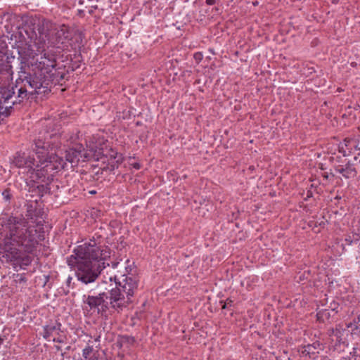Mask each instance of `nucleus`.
Returning a JSON list of instances; mask_svg holds the SVG:
<instances>
[{"label": "nucleus", "instance_id": "f257e3e1", "mask_svg": "<svg viewBox=\"0 0 360 360\" xmlns=\"http://www.w3.org/2000/svg\"><path fill=\"white\" fill-rule=\"evenodd\" d=\"M101 236L95 234L88 243L77 246L67 258L69 266L73 268L77 280L85 285L94 283L102 271L109 266L105 261L110 257V250L101 249Z\"/></svg>", "mask_w": 360, "mask_h": 360}, {"label": "nucleus", "instance_id": "f03ea898", "mask_svg": "<svg viewBox=\"0 0 360 360\" xmlns=\"http://www.w3.org/2000/svg\"><path fill=\"white\" fill-rule=\"evenodd\" d=\"M16 44L32 46L34 42L38 49L46 42L51 46L60 48V45L72 39L70 27L65 24L57 25L49 20L27 19L11 36Z\"/></svg>", "mask_w": 360, "mask_h": 360}, {"label": "nucleus", "instance_id": "7ed1b4c3", "mask_svg": "<svg viewBox=\"0 0 360 360\" xmlns=\"http://www.w3.org/2000/svg\"><path fill=\"white\" fill-rule=\"evenodd\" d=\"M32 150L37 155L38 163L36 172L32 176L34 183H32L31 191L46 193L49 192L48 183H52L55 174L67 167L68 163L56 154L50 140L41 136L34 140Z\"/></svg>", "mask_w": 360, "mask_h": 360}, {"label": "nucleus", "instance_id": "20e7f679", "mask_svg": "<svg viewBox=\"0 0 360 360\" xmlns=\"http://www.w3.org/2000/svg\"><path fill=\"white\" fill-rule=\"evenodd\" d=\"M19 53L18 77L15 84L6 85V87L13 89L12 97L17 105L21 104L34 94L49 93L53 84L51 76L39 73L30 64L26 56H22L20 52Z\"/></svg>", "mask_w": 360, "mask_h": 360}, {"label": "nucleus", "instance_id": "39448f33", "mask_svg": "<svg viewBox=\"0 0 360 360\" xmlns=\"http://www.w3.org/2000/svg\"><path fill=\"white\" fill-rule=\"evenodd\" d=\"M9 236L6 243L13 246V249L34 253L40 240H44L43 224L41 221L36 226H28L25 221L15 217L8 219Z\"/></svg>", "mask_w": 360, "mask_h": 360}, {"label": "nucleus", "instance_id": "423d86ee", "mask_svg": "<svg viewBox=\"0 0 360 360\" xmlns=\"http://www.w3.org/2000/svg\"><path fill=\"white\" fill-rule=\"evenodd\" d=\"M88 295L83 296V303L89 311L106 316L110 309L120 312L122 298L118 290L109 288L108 283L104 281L97 282L91 288Z\"/></svg>", "mask_w": 360, "mask_h": 360}, {"label": "nucleus", "instance_id": "0eeeda50", "mask_svg": "<svg viewBox=\"0 0 360 360\" xmlns=\"http://www.w3.org/2000/svg\"><path fill=\"white\" fill-rule=\"evenodd\" d=\"M27 46L28 51H34L33 48H37V51L40 52L42 55L41 56L39 59H37L34 63H30V64L36 70L39 72L41 75H47L51 77V83L56 80V82H59L60 80L63 79L64 75L60 72H58L57 77H59V79L56 78V70H55L56 65V59L54 54L51 52L45 50L44 45L43 48L38 49L37 44L34 42H32V46Z\"/></svg>", "mask_w": 360, "mask_h": 360}, {"label": "nucleus", "instance_id": "6e6552de", "mask_svg": "<svg viewBox=\"0 0 360 360\" xmlns=\"http://www.w3.org/2000/svg\"><path fill=\"white\" fill-rule=\"evenodd\" d=\"M105 155L103 153L102 148L90 150L89 152L84 148L82 144H76L65 151V160L64 162L68 163L67 167L63 169H73L77 167L80 162H84L94 158L99 160Z\"/></svg>", "mask_w": 360, "mask_h": 360}, {"label": "nucleus", "instance_id": "1a4fd4ad", "mask_svg": "<svg viewBox=\"0 0 360 360\" xmlns=\"http://www.w3.org/2000/svg\"><path fill=\"white\" fill-rule=\"evenodd\" d=\"M122 281H117L116 277L114 278V283L112 282V278H110V283H108L109 288L118 290L122 298L120 310L127 307L128 304L132 303V297L138 291L139 280L134 276H124Z\"/></svg>", "mask_w": 360, "mask_h": 360}, {"label": "nucleus", "instance_id": "9d476101", "mask_svg": "<svg viewBox=\"0 0 360 360\" xmlns=\"http://www.w3.org/2000/svg\"><path fill=\"white\" fill-rule=\"evenodd\" d=\"M32 183H34V181H32V179L26 182V187L27 190V193L25 195V199L26 201L27 202V204L25 205V206L27 207L26 216L31 219H37L39 217L41 218L43 214V210L41 204L39 203V201H41L42 198L46 195L51 194V183H48L47 187L49 188V192L42 194L38 193H35L31 191Z\"/></svg>", "mask_w": 360, "mask_h": 360}, {"label": "nucleus", "instance_id": "9b49d317", "mask_svg": "<svg viewBox=\"0 0 360 360\" xmlns=\"http://www.w3.org/2000/svg\"><path fill=\"white\" fill-rule=\"evenodd\" d=\"M13 94L12 88L6 87V85L0 86V119L8 117L13 106L17 105L14 103Z\"/></svg>", "mask_w": 360, "mask_h": 360}, {"label": "nucleus", "instance_id": "f8f14e48", "mask_svg": "<svg viewBox=\"0 0 360 360\" xmlns=\"http://www.w3.org/2000/svg\"><path fill=\"white\" fill-rule=\"evenodd\" d=\"M34 158L25 154V153L18 152L15 153L12 163L18 168L25 169L27 173L30 174V180L34 172H36L37 165H35Z\"/></svg>", "mask_w": 360, "mask_h": 360}, {"label": "nucleus", "instance_id": "ddd939ff", "mask_svg": "<svg viewBox=\"0 0 360 360\" xmlns=\"http://www.w3.org/2000/svg\"><path fill=\"white\" fill-rule=\"evenodd\" d=\"M334 168L336 172L341 174L345 179L354 178L357 175V171L350 161H348L345 167L336 165Z\"/></svg>", "mask_w": 360, "mask_h": 360}, {"label": "nucleus", "instance_id": "4468645a", "mask_svg": "<svg viewBox=\"0 0 360 360\" xmlns=\"http://www.w3.org/2000/svg\"><path fill=\"white\" fill-rule=\"evenodd\" d=\"M62 324L56 321L54 323H51L43 327V338L46 340H49L53 334L59 335L62 332Z\"/></svg>", "mask_w": 360, "mask_h": 360}, {"label": "nucleus", "instance_id": "2eb2a0df", "mask_svg": "<svg viewBox=\"0 0 360 360\" xmlns=\"http://www.w3.org/2000/svg\"><path fill=\"white\" fill-rule=\"evenodd\" d=\"M322 349V345L319 341H315L312 344H308L307 345L304 346L302 354L315 359L316 355L319 353V351Z\"/></svg>", "mask_w": 360, "mask_h": 360}, {"label": "nucleus", "instance_id": "dca6fc26", "mask_svg": "<svg viewBox=\"0 0 360 360\" xmlns=\"http://www.w3.org/2000/svg\"><path fill=\"white\" fill-rule=\"evenodd\" d=\"M13 71L11 61L0 63V77L1 81H10L13 79Z\"/></svg>", "mask_w": 360, "mask_h": 360}, {"label": "nucleus", "instance_id": "f3484780", "mask_svg": "<svg viewBox=\"0 0 360 360\" xmlns=\"http://www.w3.org/2000/svg\"><path fill=\"white\" fill-rule=\"evenodd\" d=\"M334 314L330 313L328 309H316V320L320 323H324L334 316Z\"/></svg>", "mask_w": 360, "mask_h": 360}, {"label": "nucleus", "instance_id": "a211bd4d", "mask_svg": "<svg viewBox=\"0 0 360 360\" xmlns=\"http://www.w3.org/2000/svg\"><path fill=\"white\" fill-rule=\"evenodd\" d=\"M1 195L3 200L6 202H10V200H11L12 196H13L11 189H9V188H6V189L4 190L1 192Z\"/></svg>", "mask_w": 360, "mask_h": 360}, {"label": "nucleus", "instance_id": "6ab92c4d", "mask_svg": "<svg viewBox=\"0 0 360 360\" xmlns=\"http://www.w3.org/2000/svg\"><path fill=\"white\" fill-rule=\"evenodd\" d=\"M93 353V347L87 346L82 350V356L87 360Z\"/></svg>", "mask_w": 360, "mask_h": 360}, {"label": "nucleus", "instance_id": "aec40b11", "mask_svg": "<svg viewBox=\"0 0 360 360\" xmlns=\"http://www.w3.org/2000/svg\"><path fill=\"white\" fill-rule=\"evenodd\" d=\"M87 360H108L101 356L98 351L94 352Z\"/></svg>", "mask_w": 360, "mask_h": 360}, {"label": "nucleus", "instance_id": "412c9836", "mask_svg": "<svg viewBox=\"0 0 360 360\" xmlns=\"http://www.w3.org/2000/svg\"><path fill=\"white\" fill-rule=\"evenodd\" d=\"M338 307L339 303L333 301L331 303H330L328 309L330 310L334 314H336L338 312Z\"/></svg>", "mask_w": 360, "mask_h": 360}, {"label": "nucleus", "instance_id": "4be33fe9", "mask_svg": "<svg viewBox=\"0 0 360 360\" xmlns=\"http://www.w3.org/2000/svg\"><path fill=\"white\" fill-rule=\"evenodd\" d=\"M6 61H10L8 51H0V63H5Z\"/></svg>", "mask_w": 360, "mask_h": 360}, {"label": "nucleus", "instance_id": "5701e85b", "mask_svg": "<svg viewBox=\"0 0 360 360\" xmlns=\"http://www.w3.org/2000/svg\"><path fill=\"white\" fill-rule=\"evenodd\" d=\"M222 309H229L232 306L233 301L230 299H227L226 301H220Z\"/></svg>", "mask_w": 360, "mask_h": 360}, {"label": "nucleus", "instance_id": "b1692460", "mask_svg": "<svg viewBox=\"0 0 360 360\" xmlns=\"http://www.w3.org/2000/svg\"><path fill=\"white\" fill-rule=\"evenodd\" d=\"M345 147V146H344L343 144L342 143H340L338 146V151H339V153H342L344 157H346V156L349 155V153H351V149H349V153H347Z\"/></svg>", "mask_w": 360, "mask_h": 360}, {"label": "nucleus", "instance_id": "393cba45", "mask_svg": "<svg viewBox=\"0 0 360 360\" xmlns=\"http://www.w3.org/2000/svg\"><path fill=\"white\" fill-rule=\"evenodd\" d=\"M0 51H8V45L2 39H0Z\"/></svg>", "mask_w": 360, "mask_h": 360}, {"label": "nucleus", "instance_id": "a878e982", "mask_svg": "<svg viewBox=\"0 0 360 360\" xmlns=\"http://www.w3.org/2000/svg\"><path fill=\"white\" fill-rule=\"evenodd\" d=\"M110 157L113 158L114 159H117L116 162L117 164H119L122 162V158L121 155L118 156L117 153H115L114 154L110 155Z\"/></svg>", "mask_w": 360, "mask_h": 360}, {"label": "nucleus", "instance_id": "bb28decb", "mask_svg": "<svg viewBox=\"0 0 360 360\" xmlns=\"http://www.w3.org/2000/svg\"><path fill=\"white\" fill-rule=\"evenodd\" d=\"M58 335V337L56 338H53V341L55 342H58V343L64 342V337H62L61 335H60V334Z\"/></svg>", "mask_w": 360, "mask_h": 360}, {"label": "nucleus", "instance_id": "cd10ccee", "mask_svg": "<svg viewBox=\"0 0 360 360\" xmlns=\"http://www.w3.org/2000/svg\"><path fill=\"white\" fill-rule=\"evenodd\" d=\"M351 141H352V139H350V138H345V139L343 140L344 146H345V147H348L349 143L351 142Z\"/></svg>", "mask_w": 360, "mask_h": 360}, {"label": "nucleus", "instance_id": "c85d7f7f", "mask_svg": "<svg viewBox=\"0 0 360 360\" xmlns=\"http://www.w3.org/2000/svg\"><path fill=\"white\" fill-rule=\"evenodd\" d=\"M72 280V278L71 276H68V278H67L66 285L68 288H70L71 285Z\"/></svg>", "mask_w": 360, "mask_h": 360}, {"label": "nucleus", "instance_id": "c756f323", "mask_svg": "<svg viewBox=\"0 0 360 360\" xmlns=\"http://www.w3.org/2000/svg\"><path fill=\"white\" fill-rule=\"evenodd\" d=\"M206 4L209 6L214 5L216 4L217 0H206Z\"/></svg>", "mask_w": 360, "mask_h": 360}, {"label": "nucleus", "instance_id": "7c9ffc66", "mask_svg": "<svg viewBox=\"0 0 360 360\" xmlns=\"http://www.w3.org/2000/svg\"><path fill=\"white\" fill-rule=\"evenodd\" d=\"M355 142H356V145H355V148L356 150H360V141L359 139H356L355 140Z\"/></svg>", "mask_w": 360, "mask_h": 360}, {"label": "nucleus", "instance_id": "2f4dec72", "mask_svg": "<svg viewBox=\"0 0 360 360\" xmlns=\"http://www.w3.org/2000/svg\"><path fill=\"white\" fill-rule=\"evenodd\" d=\"M329 176H330V175H329L327 172H325V173H323V174H322V176H323L324 179H328Z\"/></svg>", "mask_w": 360, "mask_h": 360}, {"label": "nucleus", "instance_id": "473e14b6", "mask_svg": "<svg viewBox=\"0 0 360 360\" xmlns=\"http://www.w3.org/2000/svg\"><path fill=\"white\" fill-rule=\"evenodd\" d=\"M6 339V336H1L0 335V346L4 343V340Z\"/></svg>", "mask_w": 360, "mask_h": 360}, {"label": "nucleus", "instance_id": "72a5a7b5", "mask_svg": "<svg viewBox=\"0 0 360 360\" xmlns=\"http://www.w3.org/2000/svg\"><path fill=\"white\" fill-rule=\"evenodd\" d=\"M5 15H6L5 13L4 15H0V24H2V22H3L2 20Z\"/></svg>", "mask_w": 360, "mask_h": 360}, {"label": "nucleus", "instance_id": "f704fd0d", "mask_svg": "<svg viewBox=\"0 0 360 360\" xmlns=\"http://www.w3.org/2000/svg\"><path fill=\"white\" fill-rule=\"evenodd\" d=\"M200 56H201L200 53H195V59H198V58L200 59Z\"/></svg>", "mask_w": 360, "mask_h": 360}, {"label": "nucleus", "instance_id": "c9c22d12", "mask_svg": "<svg viewBox=\"0 0 360 360\" xmlns=\"http://www.w3.org/2000/svg\"><path fill=\"white\" fill-rule=\"evenodd\" d=\"M134 167L139 169L140 168V165L139 163H136L134 165Z\"/></svg>", "mask_w": 360, "mask_h": 360}, {"label": "nucleus", "instance_id": "e433bc0d", "mask_svg": "<svg viewBox=\"0 0 360 360\" xmlns=\"http://www.w3.org/2000/svg\"><path fill=\"white\" fill-rule=\"evenodd\" d=\"M56 350H57V351H61V349H61V347H60V346H58V345H56Z\"/></svg>", "mask_w": 360, "mask_h": 360}, {"label": "nucleus", "instance_id": "4c0bfd02", "mask_svg": "<svg viewBox=\"0 0 360 360\" xmlns=\"http://www.w3.org/2000/svg\"><path fill=\"white\" fill-rule=\"evenodd\" d=\"M46 282H47L49 279V276H46Z\"/></svg>", "mask_w": 360, "mask_h": 360}, {"label": "nucleus", "instance_id": "58836bf2", "mask_svg": "<svg viewBox=\"0 0 360 360\" xmlns=\"http://www.w3.org/2000/svg\"><path fill=\"white\" fill-rule=\"evenodd\" d=\"M70 346H68V347H67L65 348V350H66V351H68V350H70Z\"/></svg>", "mask_w": 360, "mask_h": 360}, {"label": "nucleus", "instance_id": "ea45409f", "mask_svg": "<svg viewBox=\"0 0 360 360\" xmlns=\"http://www.w3.org/2000/svg\"><path fill=\"white\" fill-rule=\"evenodd\" d=\"M91 194H95L96 192L95 191H92L89 192Z\"/></svg>", "mask_w": 360, "mask_h": 360}, {"label": "nucleus", "instance_id": "a19ab883", "mask_svg": "<svg viewBox=\"0 0 360 360\" xmlns=\"http://www.w3.org/2000/svg\"><path fill=\"white\" fill-rule=\"evenodd\" d=\"M99 339H100V336H98V337L95 339V341H99Z\"/></svg>", "mask_w": 360, "mask_h": 360}, {"label": "nucleus", "instance_id": "79ce46f5", "mask_svg": "<svg viewBox=\"0 0 360 360\" xmlns=\"http://www.w3.org/2000/svg\"><path fill=\"white\" fill-rule=\"evenodd\" d=\"M340 159H341V157H337V160H338V162H340Z\"/></svg>", "mask_w": 360, "mask_h": 360}, {"label": "nucleus", "instance_id": "37998d69", "mask_svg": "<svg viewBox=\"0 0 360 360\" xmlns=\"http://www.w3.org/2000/svg\"><path fill=\"white\" fill-rule=\"evenodd\" d=\"M346 240H347V241H348V242H349V243H352V240H350V239H347V238H346Z\"/></svg>", "mask_w": 360, "mask_h": 360}, {"label": "nucleus", "instance_id": "c03bdc74", "mask_svg": "<svg viewBox=\"0 0 360 360\" xmlns=\"http://www.w3.org/2000/svg\"><path fill=\"white\" fill-rule=\"evenodd\" d=\"M312 195V193H310V194H308V195H307V196H308V197H309V196H310V195Z\"/></svg>", "mask_w": 360, "mask_h": 360}, {"label": "nucleus", "instance_id": "a18cd8bd", "mask_svg": "<svg viewBox=\"0 0 360 360\" xmlns=\"http://www.w3.org/2000/svg\"><path fill=\"white\" fill-rule=\"evenodd\" d=\"M312 195V193H310V194H308V195H307V196H308V197H309V196H310V195Z\"/></svg>", "mask_w": 360, "mask_h": 360}, {"label": "nucleus", "instance_id": "49530a36", "mask_svg": "<svg viewBox=\"0 0 360 360\" xmlns=\"http://www.w3.org/2000/svg\"><path fill=\"white\" fill-rule=\"evenodd\" d=\"M116 266H117V264H113V266H112L115 268Z\"/></svg>", "mask_w": 360, "mask_h": 360}, {"label": "nucleus", "instance_id": "de8ad7c7", "mask_svg": "<svg viewBox=\"0 0 360 360\" xmlns=\"http://www.w3.org/2000/svg\"><path fill=\"white\" fill-rule=\"evenodd\" d=\"M330 175L332 176L333 177L334 176V174L332 173Z\"/></svg>", "mask_w": 360, "mask_h": 360}]
</instances>
